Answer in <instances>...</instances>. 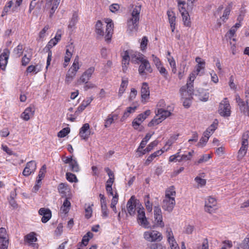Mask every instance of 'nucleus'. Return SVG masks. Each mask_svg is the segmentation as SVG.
Wrapping results in <instances>:
<instances>
[{"mask_svg":"<svg viewBox=\"0 0 249 249\" xmlns=\"http://www.w3.org/2000/svg\"><path fill=\"white\" fill-rule=\"evenodd\" d=\"M167 14L168 17L170 24H176V16L175 14L173 11H168Z\"/></svg>","mask_w":249,"mask_h":249,"instance_id":"obj_45","label":"nucleus"},{"mask_svg":"<svg viewBox=\"0 0 249 249\" xmlns=\"http://www.w3.org/2000/svg\"><path fill=\"white\" fill-rule=\"evenodd\" d=\"M93 233L90 231L88 232L82 238V240L81 242H80L79 244H80V246L82 244L84 246H86L88 245L89 239L92 238Z\"/></svg>","mask_w":249,"mask_h":249,"instance_id":"obj_34","label":"nucleus"},{"mask_svg":"<svg viewBox=\"0 0 249 249\" xmlns=\"http://www.w3.org/2000/svg\"><path fill=\"white\" fill-rule=\"evenodd\" d=\"M156 114H157V116H159L161 119V120H165L167 117L170 116L171 114V113L164 108H158L157 111H156Z\"/></svg>","mask_w":249,"mask_h":249,"instance_id":"obj_27","label":"nucleus"},{"mask_svg":"<svg viewBox=\"0 0 249 249\" xmlns=\"http://www.w3.org/2000/svg\"><path fill=\"white\" fill-rule=\"evenodd\" d=\"M137 199L134 196H132L127 202L126 209L128 213L131 216H134L135 214L136 203Z\"/></svg>","mask_w":249,"mask_h":249,"instance_id":"obj_10","label":"nucleus"},{"mask_svg":"<svg viewBox=\"0 0 249 249\" xmlns=\"http://www.w3.org/2000/svg\"><path fill=\"white\" fill-rule=\"evenodd\" d=\"M163 153V151L161 149L154 152L147 158L144 164L146 165H149L155 158L161 155Z\"/></svg>","mask_w":249,"mask_h":249,"instance_id":"obj_29","label":"nucleus"},{"mask_svg":"<svg viewBox=\"0 0 249 249\" xmlns=\"http://www.w3.org/2000/svg\"><path fill=\"white\" fill-rule=\"evenodd\" d=\"M235 99L240 111L245 114L246 113H249V104L241 99L238 95H236Z\"/></svg>","mask_w":249,"mask_h":249,"instance_id":"obj_15","label":"nucleus"},{"mask_svg":"<svg viewBox=\"0 0 249 249\" xmlns=\"http://www.w3.org/2000/svg\"><path fill=\"white\" fill-rule=\"evenodd\" d=\"M196 61L197 64L196 67V70L193 71L188 77V80L185 85L181 87V91H184V90L187 88L188 89V92L191 94L193 91V86H194V81L195 80L196 76L198 75H201L203 73V71L205 69V62L202 60L201 58L197 57L196 58Z\"/></svg>","mask_w":249,"mask_h":249,"instance_id":"obj_1","label":"nucleus"},{"mask_svg":"<svg viewBox=\"0 0 249 249\" xmlns=\"http://www.w3.org/2000/svg\"><path fill=\"white\" fill-rule=\"evenodd\" d=\"M168 61L169 63V64L172 68V71L174 73H176L177 72V68L175 60L173 57L168 58Z\"/></svg>","mask_w":249,"mask_h":249,"instance_id":"obj_52","label":"nucleus"},{"mask_svg":"<svg viewBox=\"0 0 249 249\" xmlns=\"http://www.w3.org/2000/svg\"><path fill=\"white\" fill-rule=\"evenodd\" d=\"M43 1L42 0H31L29 7V13H31L35 8L40 11L41 9Z\"/></svg>","mask_w":249,"mask_h":249,"instance_id":"obj_21","label":"nucleus"},{"mask_svg":"<svg viewBox=\"0 0 249 249\" xmlns=\"http://www.w3.org/2000/svg\"><path fill=\"white\" fill-rule=\"evenodd\" d=\"M91 101L92 99L91 98L84 100L81 104L78 107V111L82 112L86 107L90 104Z\"/></svg>","mask_w":249,"mask_h":249,"instance_id":"obj_38","label":"nucleus"},{"mask_svg":"<svg viewBox=\"0 0 249 249\" xmlns=\"http://www.w3.org/2000/svg\"><path fill=\"white\" fill-rule=\"evenodd\" d=\"M79 135L82 139L87 140L90 135L89 125L86 123L83 125L80 129Z\"/></svg>","mask_w":249,"mask_h":249,"instance_id":"obj_18","label":"nucleus"},{"mask_svg":"<svg viewBox=\"0 0 249 249\" xmlns=\"http://www.w3.org/2000/svg\"><path fill=\"white\" fill-rule=\"evenodd\" d=\"M144 238L149 242L160 241L162 239L161 233L157 231H145L143 233Z\"/></svg>","mask_w":249,"mask_h":249,"instance_id":"obj_4","label":"nucleus"},{"mask_svg":"<svg viewBox=\"0 0 249 249\" xmlns=\"http://www.w3.org/2000/svg\"><path fill=\"white\" fill-rule=\"evenodd\" d=\"M139 67V73L141 76L146 75V71L149 73L152 72V69L148 60L144 58L141 62Z\"/></svg>","mask_w":249,"mask_h":249,"instance_id":"obj_7","label":"nucleus"},{"mask_svg":"<svg viewBox=\"0 0 249 249\" xmlns=\"http://www.w3.org/2000/svg\"><path fill=\"white\" fill-rule=\"evenodd\" d=\"M60 0H46V5L52 6L50 11V18H52L56 9L57 8Z\"/></svg>","mask_w":249,"mask_h":249,"instance_id":"obj_20","label":"nucleus"},{"mask_svg":"<svg viewBox=\"0 0 249 249\" xmlns=\"http://www.w3.org/2000/svg\"><path fill=\"white\" fill-rule=\"evenodd\" d=\"M35 109L33 107H27L21 114V118L24 121H28L31 117L34 115Z\"/></svg>","mask_w":249,"mask_h":249,"instance_id":"obj_22","label":"nucleus"},{"mask_svg":"<svg viewBox=\"0 0 249 249\" xmlns=\"http://www.w3.org/2000/svg\"><path fill=\"white\" fill-rule=\"evenodd\" d=\"M93 206L92 204L91 206L89 205L87 207L85 208V217L87 219H89L92 216V210L91 208V206Z\"/></svg>","mask_w":249,"mask_h":249,"instance_id":"obj_58","label":"nucleus"},{"mask_svg":"<svg viewBox=\"0 0 249 249\" xmlns=\"http://www.w3.org/2000/svg\"><path fill=\"white\" fill-rule=\"evenodd\" d=\"M144 120L142 115L139 114L137 117L134 119L132 123V125L135 129L141 131L142 128H140L141 123Z\"/></svg>","mask_w":249,"mask_h":249,"instance_id":"obj_25","label":"nucleus"},{"mask_svg":"<svg viewBox=\"0 0 249 249\" xmlns=\"http://www.w3.org/2000/svg\"><path fill=\"white\" fill-rule=\"evenodd\" d=\"M101 211H102V216L106 218L108 216V211L107 208V206H101Z\"/></svg>","mask_w":249,"mask_h":249,"instance_id":"obj_62","label":"nucleus"},{"mask_svg":"<svg viewBox=\"0 0 249 249\" xmlns=\"http://www.w3.org/2000/svg\"><path fill=\"white\" fill-rule=\"evenodd\" d=\"M106 22L107 23V26L105 38V40L108 42L111 40L112 37V35L113 31L114 24L112 22V20L109 18L106 19Z\"/></svg>","mask_w":249,"mask_h":249,"instance_id":"obj_12","label":"nucleus"},{"mask_svg":"<svg viewBox=\"0 0 249 249\" xmlns=\"http://www.w3.org/2000/svg\"><path fill=\"white\" fill-rule=\"evenodd\" d=\"M154 221L157 227L162 228L164 226V222L162 221V216H154Z\"/></svg>","mask_w":249,"mask_h":249,"instance_id":"obj_49","label":"nucleus"},{"mask_svg":"<svg viewBox=\"0 0 249 249\" xmlns=\"http://www.w3.org/2000/svg\"><path fill=\"white\" fill-rule=\"evenodd\" d=\"M68 185L67 183H61L58 186L59 193L63 195H66V191H68Z\"/></svg>","mask_w":249,"mask_h":249,"instance_id":"obj_41","label":"nucleus"},{"mask_svg":"<svg viewBox=\"0 0 249 249\" xmlns=\"http://www.w3.org/2000/svg\"><path fill=\"white\" fill-rule=\"evenodd\" d=\"M176 204L175 198H165L163 200L162 207L165 211L169 212H171Z\"/></svg>","mask_w":249,"mask_h":249,"instance_id":"obj_14","label":"nucleus"},{"mask_svg":"<svg viewBox=\"0 0 249 249\" xmlns=\"http://www.w3.org/2000/svg\"><path fill=\"white\" fill-rule=\"evenodd\" d=\"M176 193L173 186H170L165 191V198H175Z\"/></svg>","mask_w":249,"mask_h":249,"instance_id":"obj_30","label":"nucleus"},{"mask_svg":"<svg viewBox=\"0 0 249 249\" xmlns=\"http://www.w3.org/2000/svg\"><path fill=\"white\" fill-rule=\"evenodd\" d=\"M196 95L198 96L199 99L203 102H206L208 100L209 93L203 89H198L196 90Z\"/></svg>","mask_w":249,"mask_h":249,"instance_id":"obj_24","label":"nucleus"},{"mask_svg":"<svg viewBox=\"0 0 249 249\" xmlns=\"http://www.w3.org/2000/svg\"><path fill=\"white\" fill-rule=\"evenodd\" d=\"M71 206V203L68 200L67 198H66L63 202V205L61 208V210L65 213H68L70 207Z\"/></svg>","mask_w":249,"mask_h":249,"instance_id":"obj_43","label":"nucleus"},{"mask_svg":"<svg viewBox=\"0 0 249 249\" xmlns=\"http://www.w3.org/2000/svg\"><path fill=\"white\" fill-rule=\"evenodd\" d=\"M118 118V115L117 114H109L107 120H106L105 126L106 127H109L113 123L114 120H117Z\"/></svg>","mask_w":249,"mask_h":249,"instance_id":"obj_35","label":"nucleus"},{"mask_svg":"<svg viewBox=\"0 0 249 249\" xmlns=\"http://www.w3.org/2000/svg\"><path fill=\"white\" fill-rule=\"evenodd\" d=\"M194 152V151H192L189 152L187 154L182 155L181 156L182 157V159H183V161H187L190 160L193 156Z\"/></svg>","mask_w":249,"mask_h":249,"instance_id":"obj_61","label":"nucleus"},{"mask_svg":"<svg viewBox=\"0 0 249 249\" xmlns=\"http://www.w3.org/2000/svg\"><path fill=\"white\" fill-rule=\"evenodd\" d=\"M70 170L73 172H78L79 171V166L77 160L73 159L69 164Z\"/></svg>","mask_w":249,"mask_h":249,"instance_id":"obj_40","label":"nucleus"},{"mask_svg":"<svg viewBox=\"0 0 249 249\" xmlns=\"http://www.w3.org/2000/svg\"><path fill=\"white\" fill-rule=\"evenodd\" d=\"M36 169V163L35 160H31L27 163L22 174L24 176L28 177L34 173Z\"/></svg>","mask_w":249,"mask_h":249,"instance_id":"obj_11","label":"nucleus"},{"mask_svg":"<svg viewBox=\"0 0 249 249\" xmlns=\"http://www.w3.org/2000/svg\"><path fill=\"white\" fill-rule=\"evenodd\" d=\"M249 138V131H245L242 135V146L238 152L237 159L241 160L245 156L248 147V139Z\"/></svg>","mask_w":249,"mask_h":249,"instance_id":"obj_3","label":"nucleus"},{"mask_svg":"<svg viewBox=\"0 0 249 249\" xmlns=\"http://www.w3.org/2000/svg\"><path fill=\"white\" fill-rule=\"evenodd\" d=\"M188 89L186 88L184 91H181V88L179 89V92L180 93L181 98L184 99V100L183 102V106L186 108H189L191 104V99L192 98V95L194 94V86H193V91L192 93L190 94L188 92Z\"/></svg>","mask_w":249,"mask_h":249,"instance_id":"obj_6","label":"nucleus"},{"mask_svg":"<svg viewBox=\"0 0 249 249\" xmlns=\"http://www.w3.org/2000/svg\"><path fill=\"white\" fill-rule=\"evenodd\" d=\"M239 246L242 249H249V234H248L242 242L240 244Z\"/></svg>","mask_w":249,"mask_h":249,"instance_id":"obj_48","label":"nucleus"},{"mask_svg":"<svg viewBox=\"0 0 249 249\" xmlns=\"http://www.w3.org/2000/svg\"><path fill=\"white\" fill-rule=\"evenodd\" d=\"M141 11V5H136L133 8L131 13V17L127 21V31L129 33L138 30Z\"/></svg>","mask_w":249,"mask_h":249,"instance_id":"obj_2","label":"nucleus"},{"mask_svg":"<svg viewBox=\"0 0 249 249\" xmlns=\"http://www.w3.org/2000/svg\"><path fill=\"white\" fill-rule=\"evenodd\" d=\"M80 67L79 66V58L77 56L76 58L74 59L73 64L71 67V68L69 70V72H71L75 74H76V72L79 69Z\"/></svg>","mask_w":249,"mask_h":249,"instance_id":"obj_31","label":"nucleus"},{"mask_svg":"<svg viewBox=\"0 0 249 249\" xmlns=\"http://www.w3.org/2000/svg\"><path fill=\"white\" fill-rule=\"evenodd\" d=\"M10 54V51L8 49H5L3 53L0 56V66L5 67L7 62L9 56Z\"/></svg>","mask_w":249,"mask_h":249,"instance_id":"obj_23","label":"nucleus"},{"mask_svg":"<svg viewBox=\"0 0 249 249\" xmlns=\"http://www.w3.org/2000/svg\"><path fill=\"white\" fill-rule=\"evenodd\" d=\"M218 111L223 117H229L231 115V106L227 98H225L220 103Z\"/></svg>","mask_w":249,"mask_h":249,"instance_id":"obj_5","label":"nucleus"},{"mask_svg":"<svg viewBox=\"0 0 249 249\" xmlns=\"http://www.w3.org/2000/svg\"><path fill=\"white\" fill-rule=\"evenodd\" d=\"M130 60L126 59H122V69L124 72H125L127 69V66L129 64V61Z\"/></svg>","mask_w":249,"mask_h":249,"instance_id":"obj_63","label":"nucleus"},{"mask_svg":"<svg viewBox=\"0 0 249 249\" xmlns=\"http://www.w3.org/2000/svg\"><path fill=\"white\" fill-rule=\"evenodd\" d=\"M78 20V15L76 12H74L72 16V18L70 21L69 24L68 25V28L70 29H71L75 26L76 23Z\"/></svg>","mask_w":249,"mask_h":249,"instance_id":"obj_36","label":"nucleus"},{"mask_svg":"<svg viewBox=\"0 0 249 249\" xmlns=\"http://www.w3.org/2000/svg\"><path fill=\"white\" fill-rule=\"evenodd\" d=\"M128 81L127 78H123L122 79V82L119 88L118 92V96L121 97L123 94L127 86Z\"/></svg>","mask_w":249,"mask_h":249,"instance_id":"obj_28","label":"nucleus"},{"mask_svg":"<svg viewBox=\"0 0 249 249\" xmlns=\"http://www.w3.org/2000/svg\"><path fill=\"white\" fill-rule=\"evenodd\" d=\"M57 44V41L55 40L53 38L51 39L49 42L48 43L47 46L45 47V49H46V51L48 52V57L47 59V64H46V69H48V67L50 66L51 61L52 60V52L51 50V49L56 45Z\"/></svg>","mask_w":249,"mask_h":249,"instance_id":"obj_13","label":"nucleus"},{"mask_svg":"<svg viewBox=\"0 0 249 249\" xmlns=\"http://www.w3.org/2000/svg\"><path fill=\"white\" fill-rule=\"evenodd\" d=\"M95 71V68L93 67H90L87 69L80 76L79 80L77 81L78 84H81L82 83H87V82L91 78L93 73Z\"/></svg>","mask_w":249,"mask_h":249,"instance_id":"obj_9","label":"nucleus"},{"mask_svg":"<svg viewBox=\"0 0 249 249\" xmlns=\"http://www.w3.org/2000/svg\"><path fill=\"white\" fill-rule=\"evenodd\" d=\"M182 18V20L183 22V24L185 26L190 27L191 26V21H190V18L188 12H185L183 14L181 15Z\"/></svg>","mask_w":249,"mask_h":249,"instance_id":"obj_39","label":"nucleus"},{"mask_svg":"<svg viewBox=\"0 0 249 249\" xmlns=\"http://www.w3.org/2000/svg\"><path fill=\"white\" fill-rule=\"evenodd\" d=\"M143 200L147 211L149 212H151L152 211L153 205L152 203L150 201L149 195L145 196Z\"/></svg>","mask_w":249,"mask_h":249,"instance_id":"obj_33","label":"nucleus"},{"mask_svg":"<svg viewBox=\"0 0 249 249\" xmlns=\"http://www.w3.org/2000/svg\"><path fill=\"white\" fill-rule=\"evenodd\" d=\"M118 195H117V194H116L114 196H113L112 199L111 200V203L110 204V207L112 209L113 211L115 213L117 212L116 205L118 202Z\"/></svg>","mask_w":249,"mask_h":249,"instance_id":"obj_46","label":"nucleus"},{"mask_svg":"<svg viewBox=\"0 0 249 249\" xmlns=\"http://www.w3.org/2000/svg\"><path fill=\"white\" fill-rule=\"evenodd\" d=\"M36 233L34 232H31L30 233L27 234L24 237V241L27 243L31 244L33 247H36V248H38V246L36 244L33 243L34 242H36L37 240L36 237L35 236Z\"/></svg>","mask_w":249,"mask_h":249,"instance_id":"obj_26","label":"nucleus"},{"mask_svg":"<svg viewBox=\"0 0 249 249\" xmlns=\"http://www.w3.org/2000/svg\"><path fill=\"white\" fill-rule=\"evenodd\" d=\"M217 201L214 197H209L205 201V210L209 213H213L217 209Z\"/></svg>","mask_w":249,"mask_h":249,"instance_id":"obj_8","label":"nucleus"},{"mask_svg":"<svg viewBox=\"0 0 249 249\" xmlns=\"http://www.w3.org/2000/svg\"><path fill=\"white\" fill-rule=\"evenodd\" d=\"M185 4L186 2L185 1H181L180 0L178 1V8L181 15L183 14L185 12H188L184 7Z\"/></svg>","mask_w":249,"mask_h":249,"instance_id":"obj_50","label":"nucleus"},{"mask_svg":"<svg viewBox=\"0 0 249 249\" xmlns=\"http://www.w3.org/2000/svg\"><path fill=\"white\" fill-rule=\"evenodd\" d=\"M168 242L170 245V249H179V247L175 239L168 240Z\"/></svg>","mask_w":249,"mask_h":249,"instance_id":"obj_59","label":"nucleus"},{"mask_svg":"<svg viewBox=\"0 0 249 249\" xmlns=\"http://www.w3.org/2000/svg\"><path fill=\"white\" fill-rule=\"evenodd\" d=\"M163 120L159 116H157V114H156V116L154 118L148 123V126L149 127H152L160 124Z\"/></svg>","mask_w":249,"mask_h":249,"instance_id":"obj_42","label":"nucleus"},{"mask_svg":"<svg viewBox=\"0 0 249 249\" xmlns=\"http://www.w3.org/2000/svg\"><path fill=\"white\" fill-rule=\"evenodd\" d=\"M131 62L133 64H139L144 58L143 54L138 52H132L130 53Z\"/></svg>","mask_w":249,"mask_h":249,"instance_id":"obj_19","label":"nucleus"},{"mask_svg":"<svg viewBox=\"0 0 249 249\" xmlns=\"http://www.w3.org/2000/svg\"><path fill=\"white\" fill-rule=\"evenodd\" d=\"M75 75L76 74L74 73L68 71V73L66 76L65 82L68 84H70L72 81Z\"/></svg>","mask_w":249,"mask_h":249,"instance_id":"obj_56","label":"nucleus"},{"mask_svg":"<svg viewBox=\"0 0 249 249\" xmlns=\"http://www.w3.org/2000/svg\"><path fill=\"white\" fill-rule=\"evenodd\" d=\"M66 176L67 179L71 182H77L78 181L74 174L71 173H67Z\"/></svg>","mask_w":249,"mask_h":249,"instance_id":"obj_55","label":"nucleus"},{"mask_svg":"<svg viewBox=\"0 0 249 249\" xmlns=\"http://www.w3.org/2000/svg\"><path fill=\"white\" fill-rule=\"evenodd\" d=\"M186 67V64L185 62H182L180 64V70L178 73V77L179 79H181L183 78L184 75Z\"/></svg>","mask_w":249,"mask_h":249,"instance_id":"obj_51","label":"nucleus"},{"mask_svg":"<svg viewBox=\"0 0 249 249\" xmlns=\"http://www.w3.org/2000/svg\"><path fill=\"white\" fill-rule=\"evenodd\" d=\"M38 213L42 215L41 221L44 223L47 222L52 217V212L51 210L48 208H40L38 211Z\"/></svg>","mask_w":249,"mask_h":249,"instance_id":"obj_16","label":"nucleus"},{"mask_svg":"<svg viewBox=\"0 0 249 249\" xmlns=\"http://www.w3.org/2000/svg\"><path fill=\"white\" fill-rule=\"evenodd\" d=\"M138 222L141 226L145 228H148L149 227V223L147 221L146 217H144L143 218H141L139 220H138Z\"/></svg>","mask_w":249,"mask_h":249,"instance_id":"obj_53","label":"nucleus"},{"mask_svg":"<svg viewBox=\"0 0 249 249\" xmlns=\"http://www.w3.org/2000/svg\"><path fill=\"white\" fill-rule=\"evenodd\" d=\"M71 53L70 51H69L68 49H67L66 51L65 55L64 57V63L63 64L64 67H66L68 66L69 62L71 60Z\"/></svg>","mask_w":249,"mask_h":249,"instance_id":"obj_44","label":"nucleus"},{"mask_svg":"<svg viewBox=\"0 0 249 249\" xmlns=\"http://www.w3.org/2000/svg\"><path fill=\"white\" fill-rule=\"evenodd\" d=\"M8 245V238H4L0 239V249H7Z\"/></svg>","mask_w":249,"mask_h":249,"instance_id":"obj_47","label":"nucleus"},{"mask_svg":"<svg viewBox=\"0 0 249 249\" xmlns=\"http://www.w3.org/2000/svg\"><path fill=\"white\" fill-rule=\"evenodd\" d=\"M32 57V54L27 56V55L25 54L21 60V64L23 66H26L30 61Z\"/></svg>","mask_w":249,"mask_h":249,"instance_id":"obj_57","label":"nucleus"},{"mask_svg":"<svg viewBox=\"0 0 249 249\" xmlns=\"http://www.w3.org/2000/svg\"><path fill=\"white\" fill-rule=\"evenodd\" d=\"M211 158V156L210 154H205L202 155L200 159L198 160L196 163L197 164L205 162L207 161L209 159Z\"/></svg>","mask_w":249,"mask_h":249,"instance_id":"obj_54","label":"nucleus"},{"mask_svg":"<svg viewBox=\"0 0 249 249\" xmlns=\"http://www.w3.org/2000/svg\"><path fill=\"white\" fill-rule=\"evenodd\" d=\"M102 26V23L100 20H98L95 24V32L100 36H103L104 35Z\"/></svg>","mask_w":249,"mask_h":249,"instance_id":"obj_32","label":"nucleus"},{"mask_svg":"<svg viewBox=\"0 0 249 249\" xmlns=\"http://www.w3.org/2000/svg\"><path fill=\"white\" fill-rule=\"evenodd\" d=\"M23 52V45L19 44L13 50V53L17 57H19Z\"/></svg>","mask_w":249,"mask_h":249,"instance_id":"obj_37","label":"nucleus"},{"mask_svg":"<svg viewBox=\"0 0 249 249\" xmlns=\"http://www.w3.org/2000/svg\"><path fill=\"white\" fill-rule=\"evenodd\" d=\"M70 132V129L69 128H64L60 131L58 133V136L59 137L63 138L65 137Z\"/></svg>","mask_w":249,"mask_h":249,"instance_id":"obj_60","label":"nucleus"},{"mask_svg":"<svg viewBox=\"0 0 249 249\" xmlns=\"http://www.w3.org/2000/svg\"><path fill=\"white\" fill-rule=\"evenodd\" d=\"M150 249H165V247L163 246L161 244L155 243L152 244L150 247Z\"/></svg>","mask_w":249,"mask_h":249,"instance_id":"obj_64","label":"nucleus"},{"mask_svg":"<svg viewBox=\"0 0 249 249\" xmlns=\"http://www.w3.org/2000/svg\"><path fill=\"white\" fill-rule=\"evenodd\" d=\"M141 92L142 102L145 103L146 100L149 97L150 94L149 87L147 83L144 82L142 83Z\"/></svg>","mask_w":249,"mask_h":249,"instance_id":"obj_17","label":"nucleus"}]
</instances>
